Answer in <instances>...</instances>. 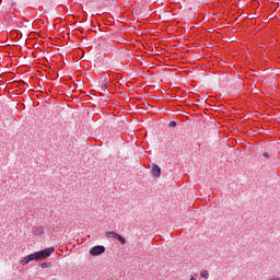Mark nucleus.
Returning a JSON list of instances; mask_svg holds the SVG:
<instances>
[{
	"label": "nucleus",
	"mask_w": 280,
	"mask_h": 280,
	"mask_svg": "<svg viewBox=\"0 0 280 280\" xmlns=\"http://www.w3.org/2000/svg\"><path fill=\"white\" fill-rule=\"evenodd\" d=\"M40 267L42 268H49V262H42Z\"/></svg>",
	"instance_id": "nucleus-7"
},
{
	"label": "nucleus",
	"mask_w": 280,
	"mask_h": 280,
	"mask_svg": "<svg viewBox=\"0 0 280 280\" xmlns=\"http://www.w3.org/2000/svg\"><path fill=\"white\" fill-rule=\"evenodd\" d=\"M168 126L170 128H176V121H171Z\"/></svg>",
	"instance_id": "nucleus-8"
},
{
	"label": "nucleus",
	"mask_w": 280,
	"mask_h": 280,
	"mask_svg": "<svg viewBox=\"0 0 280 280\" xmlns=\"http://www.w3.org/2000/svg\"><path fill=\"white\" fill-rule=\"evenodd\" d=\"M200 277L202 278V279H209V271L208 270H201L200 271Z\"/></svg>",
	"instance_id": "nucleus-6"
},
{
	"label": "nucleus",
	"mask_w": 280,
	"mask_h": 280,
	"mask_svg": "<svg viewBox=\"0 0 280 280\" xmlns=\"http://www.w3.org/2000/svg\"><path fill=\"white\" fill-rule=\"evenodd\" d=\"M190 280H198V279L194 276H190Z\"/></svg>",
	"instance_id": "nucleus-11"
},
{
	"label": "nucleus",
	"mask_w": 280,
	"mask_h": 280,
	"mask_svg": "<svg viewBox=\"0 0 280 280\" xmlns=\"http://www.w3.org/2000/svg\"><path fill=\"white\" fill-rule=\"evenodd\" d=\"M105 237L107 238L112 237L113 240H117L118 242H120L122 246H125L126 244V238H124V236L119 235V233L115 231L105 232Z\"/></svg>",
	"instance_id": "nucleus-2"
},
{
	"label": "nucleus",
	"mask_w": 280,
	"mask_h": 280,
	"mask_svg": "<svg viewBox=\"0 0 280 280\" xmlns=\"http://www.w3.org/2000/svg\"><path fill=\"white\" fill-rule=\"evenodd\" d=\"M151 174L153 178H161V167L159 165L154 164L151 168Z\"/></svg>",
	"instance_id": "nucleus-5"
},
{
	"label": "nucleus",
	"mask_w": 280,
	"mask_h": 280,
	"mask_svg": "<svg viewBox=\"0 0 280 280\" xmlns=\"http://www.w3.org/2000/svg\"><path fill=\"white\" fill-rule=\"evenodd\" d=\"M268 280H280V278L279 277H271Z\"/></svg>",
	"instance_id": "nucleus-10"
},
{
	"label": "nucleus",
	"mask_w": 280,
	"mask_h": 280,
	"mask_svg": "<svg viewBox=\"0 0 280 280\" xmlns=\"http://www.w3.org/2000/svg\"><path fill=\"white\" fill-rule=\"evenodd\" d=\"M33 235L40 237L45 233V228L43 225H37L32 229Z\"/></svg>",
	"instance_id": "nucleus-4"
},
{
	"label": "nucleus",
	"mask_w": 280,
	"mask_h": 280,
	"mask_svg": "<svg viewBox=\"0 0 280 280\" xmlns=\"http://www.w3.org/2000/svg\"><path fill=\"white\" fill-rule=\"evenodd\" d=\"M262 156H265V159H270V154L268 153H264Z\"/></svg>",
	"instance_id": "nucleus-9"
},
{
	"label": "nucleus",
	"mask_w": 280,
	"mask_h": 280,
	"mask_svg": "<svg viewBox=\"0 0 280 280\" xmlns=\"http://www.w3.org/2000/svg\"><path fill=\"white\" fill-rule=\"evenodd\" d=\"M55 250L56 249H54V247H48V248H45L44 250L35 252L28 256L23 257L20 260V264L22 266H27L30 261H34L36 259H47V257H50L51 255H54Z\"/></svg>",
	"instance_id": "nucleus-1"
},
{
	"label": "nucleus",
	"mask_w": 280,
	"mask_h": 280,
	"mask_svg": "<svg viewBox=\"0 0 280 280\" xmlns=\"http://www.w3.org/2000/svg\"><path fill=\"white\" fill-rule=\"evenodd\" d=\"M106 253V247L103 245H96L90 249V255L92 257H97L98 255H104Z\"/></svg>",
	"instance_id": "nucleus-3"
}]
</instances>
